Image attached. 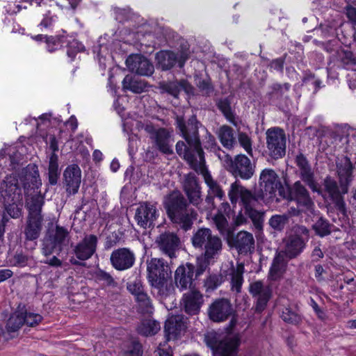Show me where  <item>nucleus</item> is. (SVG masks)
<instances>
[{
    "label": "nucleus",
    "instance_id": "obj_38",
    "mask_svg": "<svg viewBox=\"0 0 356 356\" xmlns=\"http://www.w3.org/2000/svg\"><path fill=\"white\" fill-rule=\"evenodd\" d=\"M124 91H131L136 94H140L146 91L148 87L147 82L135 76L127 74L122 82Z\"/></svg>",
    "mask_w": 356,
    "mask_h": 356
},
{
    "label": "nucleus",
    "instance_id": "obj_51",
    "mask_svg": "<svg viewBox=\"0 0 356 356\" xmlns=\"http://www.w3.org/2000/svg\"><path fill=\"white\" fill-rule=\"evenodd\" d=\"M116 14L115 19L120 22L124 21H139V16L131 12L129 8H115Z\"/></svg>",
    "mask_w": 356,
    "mask_h": 356
},
{
    "label": "nucleus",
    "instance_id": "obj_6",
    "mask_svg": "<svg viewBox=\"0 0 356 356\" xmlns=\"http://www.w3.org/2000/svg\"><path fill=\"white\" fill-rule=\"evenodd\" d=\"M221 162L224 167L234 177L250 179L254 173V166L244 154L236 155L232 159L228 154L221 153Z\"/></svg>",
    "mask_w": 356,
    "mask_h": 356
},
{
    "label": "nucleus",
    "instance_id": "obj_15",
    "mask_svg": "<svg viewBox=\"0 0 356 356\" xmlns=\"http://www.w3.org/2000/svg\"><path fill=\"white\" fill-rule=\"evenodd\" d=\"M156 243L160 251L170 259L176 257V252L181 245V240L178 235L170 231L159 234L156 239Z\"/></svg>",
    "mask_w": 356,
    "mask_h": 356
},
{
    "label": "nucleus",
    "instance_id": "obj_1",
    "mask_svg": "<svg viewBox=\"0 0 356 356\" xmlns=\"http://www.w3.org/2000/svg\"><path fill=\"white\" fill-rule=\"evenodd\" d=\"M176 127L185 141L179 140L175 146L177 154L183 158L193 170L201 169L206 164L200 134H202L204 148L215 153L221 161V153L226 154L218 145L215 137L197 119L191 115L187 121L183 116H177Z\"/></svg>",
    "mask_w": 356,
    "mask_h": 356
},
{
    "label": "nucleus",
    "instance_id": "obj_21",
    "mask_svg": "<svg viewBox=\"0 0 356 356\" xmlns=\"http://www.w3.org/2000/svg\"><path fill=\"white\" fill-rule=\"evenodd\" d=\"M204 302L203 294L200 291L193 289L184 293L181 305L187 314L193 316L200 313Z\"/></svg>",
    "mask_w": 356,
    "mask_h": 356
},
{
    "label": "nucleus",
    "instance_id": "obj_31",
    "mask_svg": "<svg viewBox=\"0 0 356 356\" xmlns=\"http://www.w3.org/2000/svg\"><path fill=\"white\" fill-rule=\"evenodd\" d=\"M186 318L182 314L172 315L165 321L164 330L167 340L175 339L185 330Z\"/></svg>",
    "mask_w": 356,
    "mask_h": 356
},
{
    "label": "nucleus",
    "instance_id": "obj_37",
    "mask_svg": "<svg viewBox=\"0 0 356 356\" xmlns=\"http://www.w3.org/2000/svg\"><path fill=\"white\" fill-rule=\"evenodd\" d=\"M195 172L202 175L204 182L208 187L207 194L212 195L220 200H224L225 197V192L223 191L220 184L215 180L210 172L206 168V165H202L201 169L194 170Z\"/></svg>",
    "mask_w": 356,
    "mask_h": 356
},
{
    "label": "nucleus",
    "instance_id": "obj_19",
    "mask_svg": "<svg viewBox=\"0 0 356 356\" xmlns=\"http://www.w3.org/2000/svg\"><path fill=\"white\" fill-rule=\"evenodd\" d=\"M341 68L356 70V58L351 51L341 49L336 51V54L331 57L327 67L328 75H330L336 69Z\"/></svg>",
    "mask_w": 356,
    "mask_h": 356
},
{
    "label": "nucleus",
    "instance_id": "obj_2",
    "mask_svg": "<svg viewBox=\"0 0 356 356\" xmlns=\"http://www.w3.org/2000/svg\"><path fill=\"white\" fill-rule=\"evenodd\" d=\"M183 189L188 200L179 191H172L165 197L163 205L170 221L186 232L192 228L197 217L190 204L197 207L202 202L201 186L194 173L185 176Z\"/></svg>",
    "mask_w": 356,
    "mask_h": 356
},
{
    "label": "nucleus",
    "instance_id": "obj_9",
    "mask_svg": "<svg viewBox=\"0 0 356 356\" xmlns=\"http://www.w3.org/2000/svg\"><path fill=\"white\" fill-rule=\"evenodd\" d=\"M145 131L149 134V138L155 147L163 154H172L173 131L166 128L155 129L152 124H147Z\"/></svg>",
    "mask_w": 356,
    "mask_h": 356
},
{
    "label": "nucleus",
    "instance_id": "obj_4",
    "mask_svg": "<svg viewBox=\"0 0 356 356\" xmlns=\"http://www.w3.org/2000/svg\"><path fill=\"white\" fill-rule=\"evenodd\" d=\"M228 197L234 206L239 201L243 211L256 208L261 201L266 199L262 190H254L252 192L243 186L238 180L231 184Z\"/></svg>",
    "mask_w": 356,
    "mask_h": 356
},
{
    "label": "nucleus",
    "instance_id": "obj_27",
    "mask_svg": "<svg viewBox=\"0 0 356 356\" xmlns=\"http://www.w3.org/2000/svg\"><path fill=\"white\" fill-rule=\"evenodd\" d=\"M295 163L300 171V177L314 192L320 193L314 179V173L306 156L301 152L295 158Z\"/></svg>",
    "mask_w": 356,
    "mask_h": 356
},
{
    "label": "nucleus",
    "instance_id": "obj_30",
    "mask_svg": "<svg viewBox=\"0 0 356 356\" xmlns=\"http://www.w3.org/2000/svg\"><path fill=\"white\" fill-rule=\"evenodd\" d=\"M162 92H166L175 98H178L179 93L184 90L188 96L194 95V87L186 79L168 81L161 84Z\"/></svg>",
    "mask_w": 356,
    "mask_h": 356
},
{
    "label": "nucleus",
    "instance_id": "obj_62",
    "mask_svg": "<svg viewBox=\"0 0 356 356\" xmlns=\"http://www.w3.org/2000/svg\"><path fill=\"white\" fill-rule=\"evenodd\" d=\"M142 346L136 341H133L130 347L125 351V356H142Z\"/></svg>",
    "mask_w": 356,
    "mask_h": 356
},
{
    "label": "nucleus",
    "instance_id": "obj_29",
    "mask_svg": "<svg viewBox=\"0 0 356 356\" xmlns=\"http://www.w3.org/2000/svg\"><path fill=\"white\" fill-rule=\"evenodd\" d=\"M17 176L24 191L30 188H38L41 185L39 172L35 165H28Z\"/></svg>",
    "mask_w": 356,
    "mask_h": 356
},
{
    "label": "nucleus",
    "instance_id": "obj_22",
    "mask_svg": "<svg viewBox=\"0 0 356 356\" xmlns=\"http://www.w3.org/2000/svg\"><path fill=\"white\" fill-rule=\"evenodd\" d=\"M158 216L156 206L149 202H143L136 209L134 218L140 227L146 229L154 226Z\"/></svg>",
    "mask_w": 356,
    "mask_h": 356
},
{
    "label": "nucleus",
    "instance_id": "obj_24",
    "mask_svg": "<svg viewBox=\"0 0 356 356\" xmlns=\"http://www.w3.org/2000/svg\"><path fill=\"white\" fill-rule=\"evenodd\" d=\"M110 260L115 269L122 271L131 268L135 263L136 257L130 249L121 248L112 252Z\"/></svg>",
    "mask_w": 356,
    "mask_h": 356
},
{
    "label": "nucleus",
    "instance_id": "obj_50",
    "mask_svg": "<svg viewBox=\"0 0 356 356\" xmlns=\"http://www.w3.org/2000/svg\"><path fill=\"white\" fill-rule=\"evenodd\" d=\"M196 86L203 96L209 97L214 91V86L209 77L197 78Z\"/></svg>",
    "mask_w": 356,
    "mask_h": 356
},
{
    "label": "nucleus",
    "instance_id": "obj_35",
    "mask_svg": "<svg viewBox=\"0 0 356 356\" xmlns=\"http://www.w3.org/2000/svg\"><path fill=\"white\" fill-rule=\"evenodd\" d=\"M291 84L284 83H273L268 86V92L266 97L271 104H282L288 99V92L290 90Z\"/></svg>",
    "mask_w": 356,
    "mask_h": 356
},
{
    "label": "nucleus",
    "instance_id": "obj_16",
    "mask_svg": "<svg viewBox=\"0 0 356 356\" xmlns=\"http://www.w3.org/2000/svg\"><path fill=\"white\" fill-rule=\"evenodd\" d=\"M259 186V190L264 191L266 199H270L275 196L277 190L282 186V183L275 170L266 168L260 174Z\"/></svg>",
    "mask_w": 356,
    "mask_h": 356
},
{
    "label": "nucleus",
    "instance_id": "obj_41",
    "mask_svg": "<svg viewBox=\"0 0 356 356\" xmlns=\"http://www.w3.org/2000/svg\"><path fill=\"white\" fill-rule=\"evenodd\" d=\"M23 314V309H20L19 307L18 309L13 313L7 321L6 330L7 332L10 334L11 337H14L15 335L13 334L16 333L22 325L24 324Z\"/></svg>",
    "mask_w": 356,
    "mask_h": 356
},
{
    "label": "nucleus",
    "instance_id": "obj_58",
    "mask_svg": "<svg viewBox=\"0 0 356 356\" xmlns=\"http://www.w3.org/2000/svg\"><path fill=\"white\" fill-rule=\"evenodd\" d=\"M20 203L21 202H3L6 211L13 218L19 217L21 214V210L18 207V204Z\"/></svg>",
    "mask_w": 356,
    "mask_h": 356
},
{
    "label": "nucleus",
    "instance_id": "obj_42",
    "mask_svg": "<svg viewBox=\"0 0 356 356\" xmlns=\"http://www.w3.org/2000/svg\"><path fill=\"white\" fill-rule=\"evenodd\" d=\"M218 137L224 147L232 149L236 144L234 129L228 125H222L218 131Z\"/></svg>",
    "mask_w": 356,
    "mask_h": 356
},
{
    "label": "nucleus",
    "instance_id": "obj_25",
    "mask_svg": "<svg viewBox=\"0 0 356 356\" xmlns=\"http://www.w3.org/2000/svg\"><path fill=\"white\" fill-rule=\"evenodd\" d=\"M98 238L94 234H86L74 247L73 251L76 258L86 261L92 257L97 250Z\"/></svg>",
    "mask_w": 356,
    "mask_h": 356
},
{
    "label": "nucleus",
    "instance_id": "obj_10",
    "mask_svg": "<svg viewBox=\"0 0 356 356\" xmlns=\"http://www.w3.org/2000/svg\"><path fill=\"white\" fill-rule=\"evenodd\" d=\"M190 53L188 48L184 49L183 47L179 55L172 51H160L156 53L155 57L156 67L163 71H167L172 69L177 63L178 66L181 68L188 59Z\"/></svg>",
    "mask_w": 356,
    "mask_h": 356
},
{
    "label": "nucleus",
    "instance_id": "obj_52",
    "mask_svg": "<svg viewBox=\"0 0 356 356\" xmlns=\"http://www.w3.org/2000/svg\"><path fill=\"white\" fill-rule=\"evenodd\" d=\"M136 300L138 302L139 309L142 313L147 314L151 313L152 310V305L149 297L145 292L138 294L136 297Z\"/></svg>",
    "mask_w": 356,
    "mask_h": 356
},
{
    "label": "nucleus",
    "instance_id": "obj_17",
    "mask_svg": "<svg viewBox=\"0 0 356 356\" xmlns=\"http://www.w3.org/2000/svg\"><path fill=\"white\" fill-rule=\"evenodd\" d=\"M284 197L296 201L298 205L302 206L309 211L312 210L314 206L309 191L300 181H296L289 186Z\"/></svg>",
    "mask_w": 356,
    "mask_h": 356
},
{
    "label": "nucleus",
    "instance_id": "obj_39",
    "mask_svg": "<svg viewBox=\"0 0 356 356\" xmlns=\"http://www.w3.org/2000/svg\"><path fill=\"white\" fill-rule=\"evenodd\" d=\"M43 217L28 216L24 228V234L26 240L33 241L37 239L42 228Z\"/></svg>",
    "mask_w": 356,
    "mask_h": 356
},
{
    "label": "nucleus",
    "instance_id": "obj_11",
    "mask_svg": "<svg viewBox=\"0 0 356 356\" xmlns=\"http://www.w3.org/2000/svg\"><path fill=\"white\" fill-rule=\"evenodd\" d=\"M0 193L3 202L22 201V191L17 175L6 177L1 183Z\"/></svg>",
    "mask_w": 356,
    "mask_h": 356
},
{
    "label": "nucleus",
    "instance_id": "obj_8",
    "mask_svg": "<svg viewBox=\"0 0 356 356\" xmlns=\"http://www.w3.org/2000/svg\"><path fill=\"white\" fill-rule=\"evenodd\" d=\"M69 234L67 228L58 225L54 229H49L43 240L42 254L47 257L54 252H60L67 243Z\"/></svg>",
    "mask_w": 356,
    "mask_h": 356
},
{
    "label": "nucleus",
    "instance_id": "obj_23",
    "mask_svg": "<svg viewBox=\"0 0 356 356\" xmlns=\"http://www.w3.org/2000/svg\"><path fill=\"white\" fill-rule=\"evenodd\" d=\"M240 345L238 334L228 335L213 347V356H237Z\"/></svg>",
    "mask_w": 356,
    "mask_h": 356
},
{
    "label": "nucleus",
    "instance_id": "obj_13",
    "mask_svg": "<svg viewBox=\"0 0 356 356\" xmlns=\"http://www.w3.org/2000/svg\"><path fill=\"white\" fill-rule=\"evenodd\" d=\"M249 292L257 299L255 311L258 313L262 312L272 297V287L263 281L257 280L250 284Z\"/></svg>",
    "mask_w": 356,
    "mask_h": 356
},
{
    "label": "nucleus",
    "instance_id": "obj_26",
    "mask_svg": "<svg viewBox=\"0 0 356 356\" xmlns=\"http://www.w3.org/2000/svg\"><path fill=\"white\" fill-rule=\"evenodd\" d=\"M336 165L339 184L343 188V192L348 193V186L353 181V166L350 159L346 156L337 157Z\"/></svg>",
    "mask_w": 356,
    "mask_h": 356
},
{
    "label": "nucleus",
    "instance_id": "obj_32",
    "mask_svg": "<svg viewBox=\"0 0 356 356\" xmlns=\"http://www.w3.org/2000/svg\"><path fill=\"white\" fill-rule=\"evenodd\" d=\"M49 147L52 153L49 157L48 168V178L51 185H56L58 182L60 172L58 169V158L56 152L58 150V141L54 136L50 137Z\"/></svg>",
    "mask_w": 356,
    "mask_h": 356
},
{
    "label": "nucleus",
    "instance_id": "obj_36",
    "mask_svg": "<svg viewBox=\"0 0 356 356\" xmlns=\"http://www.w3.org/2000/svg\"><path fill=\"white\" fill-rule=\"evenodd\" d=\"M233 244L239 254H246L254 250L253 235L245 231L239 232L233 239Z\"/></svg>",
    "mask_w": 356,
    "mask_h": 356
},
{
    "label": "nucleus",
    "instance_id": "obj_20",
    "mask_svg": "<svg viewBox=\"0 0 356 356\" xmlns=\"http://www.w3.org/2000/svg\"><path fill=\"white\" fill-rule=\"evenodd\" d=\"M129 70L140 76H150L154 72L153 64L141 54H131L126 59Z\"/></svg>",
    "mask_w": 356,
    "mask_h": 356
},
{
    "label": "nucleus",
    "instance_id": "obj_28",
    "mask_svg": "<svg viewBox=\"0 0 356 356\" xmlns=\"http://www.w3.org/2000/svg\"><path fill=\"white\" fill-rule=\"evenodd\" d=\"M63 178L67 193L69 195L77 193L81 181L80 168L76 164L67 166L63 172Z\"/></svg>",
    "mask_w": 356,
    "mask_h": 356
},
{
    "label": "nucleus",
    "instance_id": "obj_43",
    "mask_svg": "<svg viewBox=\"0 0 356 356\" xmlns=\"http://www.w3.org/2000/svg\"><path fill=\"white\" fill-rule=\"evenodd\" d=\"M280 318L286 323L295 326L300 325L304 320V316L298 311L293 310L289 306L284 307L280 314Z\"/></svg>",
    "mask_w": 356,
    "mask_h": 356
},
{
    "label": "nucleus",
    "instance_id": "obj_47",
    "mask_svg": "<svg viewBox=\"0 0 356 356\" xmlns=\"http://www.w3.org/2000/svg\"><path fill=\"white\" fill-rule=\"evenodd\" d=\"M249 218L256 229L260 231L263 229L265 212L259 211L256 208L243 211Z\"/></svg>",
    "mask_w": 356,
    "mask_h": 356
},
{
    "label": "nucleus",
    "instance_id": "obj_14",
    "mask_svg": "<svg viewBox=\"0 0 356 356\" xmlns=\"http://www.w3.org/2000/svg\"><path fill=\"white\" fill-rule=\"evenodd\" d=\"M207 312L210 320L220 323L232 316L234 309L229 300L219 298L209 305Z\"/></svg>",
    "mask_w": 356,
    "mask_h": 356
},
{
    "label": "nucleus",
    "instance_id": "obj_63",
    "mask_svg": "<svg viewBox=\"0 0 356 356\" xmlns=\"http://www.w3.org/2000/svg\"><path fill=\"white\" fill-rule=\"evenodd\" d=\"M285 58L286 55H284L282 57L273 59L269 65L270 68L276 70L277 72H279L280 73H282L284 70Z\"/></svg>",
    "mask_w": 356,
    "mask_h": 356
},
{
    "label": "nucleus",
    "instance_id": "obj_57",
    "mask_svg": "<svg viewBox=\"0 0 356 356\" xmlns=\"http://www.w3.org/2000/svg\"><path fill=\"white\" fill-rule=\"evenodd\" d=\"M322 81L316 79L315 75L312 73L306 74L302 79V85H312L314 87V93L321 88Z\"/></svg>",
    "mask_w": 356,
    "mask_h": 356
},
{
    "label": "nucleus",
    "instance_id": "obj_44",
    "mask_svg": "<svg viewBox=\"0 0 356 356\" xmlns=\"http://www.w3.org/2000/svg\"><path fill=\"white\" fill-rule=\"evenodd\" d=\"M312 227L316 235L323 238L332 232L334 225L324 217L321 216L314 222Z\"/></svg>",
    "mask_w": 356,
    "mask_h": 356
},
{
    "label": "nucleus",
    "instance_id": "obj_5",
    "mask_svg": "<svg viewBox=\"0 0 356 356\" xmlns=\"http://www.w3.org/2000/svg\"><path fill=\"white\" fill-rule=\"evenodd\" d=\"M147 278L151 285L159 290L163 296H167L171 286L168 288L166 282L171 277V268L163 258H152L147 262Z\"/></svg>",
    "mask_w": 356,
    "mask_h": 356
},
{
    "label": "nucleus",
    "instance_id": "obj_53",
    "mask_svg": "<svg viewBox=\"0 0 356 356\" xmlns=\"http://www.w3.org/2000/svg\"><path fill=\"white\" fill-rule=\"evenodd\" d=\"M224 282L222 274H212L209 275L204 281L207 291H213Z\"/></svg>",
    "mask_w": 356,
    "mask_h": 356
},
{
    "label": "nucleus",
    "instance_id": "obj_12",
    "mask_svg": "<svg viewBox=\"0 0 356 356\" xmlns=\"http://www.w3.org/2000/svg\"><path fill=\"white\" fill-rule=\"evenodd\" d=\"M323 185L325 196L330 199L338 211L344 214L346 209L343 195L347 193H343L341 186H339L337 181L331 177H325Z\"/></svg>",
    "mask_w": 356,
    "mask_h": 356
},
{
    "label": "nucleus",
    "instance_id": "obj_33",
    "mask_svg": "<svg viewBox=\"0 0 356 356\" xmlns=\"http://www.w3.org/2000/svg\"><path fill=\"white\" fill-rule=\"evenodd\" d=\"M307 240L299 234L291 235L286 240L284 250L282 252L285 254L288 259H295L303 252Z\"/></svg>",
    "mask_w": 356,
    "mask_h": 356
},
{
    "label": "nucleus",
    "instance_id": "obj_34",
    "mask_svg": "<svg viewBox=\"0 0 356 356\" xmlns=\"http://www.w3.org/2000/svg\"><path fill=\"white\" fill-rule=\"evenodd\" d=\"M289 259L282 252H277L269 269L268 277L276 281L281 279L286 270Z\"/></svg>",
    "mask_w": 356,
    "mask_h": 356
},
{
    "label": "nucleus",
    "instance_id": "obj_55",
    "mask_svg": "<svg viewBox=\"0 0 356 356\" xmlns=\"http://www.w3.org/2000/svg\"><path fill=\"white\" fill-rule=\"evenodd\" d=\"M238 140L240 145L251 156H252V140L248 134L245 132H238Z\"/></svg>",
    "mask_w": 356,
    "mask_h": 356
},
{
    "label": "nucleus",
    "instance_id": "obj_18",
    "mask_svg": "<svg viewBox=\"0 0 356 356\" xmlns=\"http://www.w3.org/2000/svg\"><path fill=\"white\" fill-rule=\"evenodd\" d=\"M197 268L191 264L186 263L185 265L179 266L175 270V282L176 286L180 290L184 291L192 288L195 278L199 275H196Z\"/></svg>",
    "mask_w": 356,
    "mask_h": 356
},
{
    "label": "nucleus",
    "instance_id": "obj_56",
    "mask_svg": "<svg viewBox=\"0 0 356 356\" xmlns=\"http://www.w3.org/2000/svg\"><path fill=\"white\" fill-rule=\"evenodd\" d=\"M96 279L97 281L108 286H115L117 285V282L114 280L113 277L108 273L103 270L99 269L96 272Z\"/></svg>",
    "mask_w": 356,
    "mask_h": 356
},
{
    "label": "nucleus",
    "instance_id": "obj_49",
    "mask_svg": "<svg viewBox=\"0 0 356 356\" xmlns=\"http://www.w3.org/2000/svg\"><path fill=\"white\" fill-rule=\"evenodd\" d=\"M217 107L229 122L235 124V115L231 107V102L228 97L219 99L217 102Z\"/></svg>",
    "mask_w": 356,
    "mask_h": 356
},
{
    "label": "nucleus",
    "instance_id": "obj_48",
    "mask_svg": "<svg viewBox=\"0 0 356 356\" xmlns=\"http://www.w3.org/2000/svg\"><path fill=\"white\" fill-rule=\"evenodd\" d=\"M289 216L284 213L282 215H273L268 220L270 227L275 231L282 232L286 225L289 223Z\"/></svg>",
    "mask_w": 356,
    "mask_h": 356
},
{
    "label": "nucleus",
    "instance_id": "obj_64",
    "mask_svg": "<svg viewBox=\"0 0 356 356\" xmlns=\"http://www.w3.org/2000/svg\"><path fill=\"white\" fill-rule=\"evenodd\" d=\"M127 289L135 296V298L138 294L144 293L143 286L140 280H136L133 283H130L127 286Z\"/></svg>",
    "mask_w": 356,
    "mask_h": 356
},
{
    "label": "nucleus",
    "instance_id": "obj_60",
    "mask_svg": "<svg viewBox=\"0 0 356 356\" xmlns=\"http://www.w3.org/2000/svg\"><path fill=\"white\" fill-rule=\"evenodd\" d=\"M31 257L23 252H16L13 258V265L17 267H24L29 264Z\"/></svg>",
    "mask_w": 356,
    "mask_h": 356
},
{
    "label": "nucleus",
    "instance_id": "obj_45",
    "mask_svg": "<svg viewBox=\"0 0 356 356\" xmlns=\"http://www.w3.org/2000/svg\"><path fill=\"white\" fill-rule=\"evenodd\" d=\"M44 197L40 194H36L28 200L26 205L29 210L28 216L43 217L41 214L42 209L44 205Z\"/></svg>",
    "mask_w": 356,
    "mask_h": 356
},
{
    "label": "nucleus",
    "instance_id": "obj_40",
    "mask_svg": "<svg viewBox=\"0 0 356 356\" xmlns=\"http://www.w3.org/2000/svg\"><path fill=\"white\" fill-rule=\"evenodd\" d=\"M229 271L231 290L236 293H239L241 292L243 283L244 265L242 263H238L236 266H232Z\"/></svg>",
    "mask_w": 356,
    "mask_h": 356
},
{
    "label": "nucleus",
    "instance_id": "obj_54",
    "mask_svg": "<svg viewBox=\"0 0 356 356\" xmlns=\"http://www.w3.org/2000/svg\"><path fill=\"white\" fill-rule=\"evenodd\" d=\"M22 309H23L24 312L23 318L24 319V324L30 327H34L42 321L43 318L41 315L33 312H27L24 306Z\"/></svg>",
    "mask_w": 356,
    "mask_h": 356
},
{
    "label": "nucleus",
    "instance_id": "obj_46",
    "mask_svg": "<svg viewBox=\"0 0 356 356\" xmlns=\"http://www.w3.org/2000/svg\"><path fill=\"white\" fill-rule=\"evenodd\" d=\"M160 324L154 320L143 321L137 327L138 332L143 336H152L160 330Z\"/></svg>",
    "mask_w": 356,
    "mask_h": 356
},
{
    "label": "nucleus",
    "instance_id": "obj_61",
    "mask_svg": "<svg viewBox=\"0 0 356 356\" xmlns=\"http://www.w3.org/2000/svg\"><path fill=\"white\" fill-rule=\"evenodd\" d=\"M214 197L215 196L207 194L204 200V206H202L200 203L197 207L201 212H211L216 208Z\"/></svg>",
    "mask_w": 356,
    "mask_h": 356
},
{
    "label": "nucleus",
    "instance_id": "obj_7",
    "mask_svg": "<svg viewBox=\"0 0 356 356\" xmlns=\"http://www.w3.org/2000/svg\"><path fill=\"white\" fill-rule=\"evenodd\" d=\"M266 152L273 160L283 158L286 154V137L284 131L277 127L266 131Z\"/></svg>",
    "mask_w": 356,
    "mask_h": 356
},
{
    "label": "nucleus",
    "instance_id": "obj_59",
    "mask_svg": "<svg viewBox=\"0 0 356 356\" xmlns=\"http://www.w3.org/2000/svg\"><path fill=\"white\" fill-rule=\"evenodd\" d=\"M213 222L220 233L224 234L228 226L226 218L222 213H218L214 216Z\"/></svg>",
    "mask_w": 356,
    "mask_h": 356
},
{
    "label": "nucleus",
    "instance_id": "obj_3",
    "mask_svg": "<svg viewBox=\"0 0 356 356\" xmlns=\"http://www.w3.org/2000/svg\"><path fill=\"white\" fill-rule=\"evenodd\" d=\"M193 247L201 252L197 258L196 275H202L208 266L213 264L220 257L223 249L222 238L207 227L198 228L191 238Z\"/></svg>",
    "mask_w": 356,
    "mask_h": 356
}]
</instances>
